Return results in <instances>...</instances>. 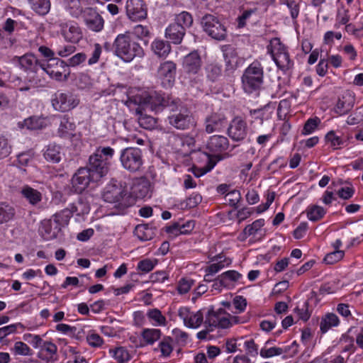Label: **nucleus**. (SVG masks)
Listing matches in <instances>:
<instances>
[{"instance_id": "1", "label": "nucleus", "mask_w": 363, "mask_h": 363, "mask_svg": "<svg viewBox=\"0 0 363 363\" xmlns=\"http://www.w3.org/2000/svg\"><path fill=\"white\" fill-rule=\"evenodd\" d=\"M113 48L115 54L125 62H130L144 55L143 48L133 38L130 32L119 34L114 40Z\"/></svg>"}, {"instance_id": "2", "label": "nucleus", "mask_w": 363, "mask_h": 363, "mask_svg": "<svg viewBox=\"0 0 363 363\" xmlns=\"http://www.w3.org/2000/svg\"><path fill=\"white\" fill-rule=\"evenodd\" d=\"M114 152L111 147H99L90 155L87 168L99 180L108 172Z\"/></svg>"}, {"instance_id": "3", "label": "nucleus", "mask_w": 363, "mask_h": 363, "mask_svg": "<svg viewBox=\"0 0 363 363\" xmlns=\"http://www.w3.org/2000/svg\"><path fill=\"white\" fill-rule=\"evenodd\" d=\"M170 99H165L163 96L157 92L151 94L143 92L140 94H136L132 98H129L127 103L138 105V108H141L144 111H150L158 112L164 106H169Z\"/></svg>"}, {"instance_id": "4", "label": "nucleus", "mask_w": 363, "mask_h": 363, "mask_svg": "<svg viewBox=\"0 0 363 363\" xmlns=\"http://www.w3.org/2000/svg\"><path fill=\"white\" fill-rule=\"evenodd\" d=\"M263 67L259 62L254 61L245 69L242 76L244 91L248 94L258 91L263 84Z\"/></svg>"}, {"instance_id": "5", "label": "nucleus", "mask_w": 363, "mask_h": 363, "mask_svg": "<svg viewBox=\"0 0 363 363\" xmlns=\"http://www.w3.org/2000/svg\"><path fill=\"white\" fill-rule=\"evenodd\" d=\"M203 30L216 40H223L227 37V30L220 19L213 14H206L201 21Z\"/></svg>"}, {"instance_id": "6", "label": "nucleus", "mask_w": 363, "mask_h": 363, "mask_svg": "<svg viewBox=\"0 0 363 363\" xmlns=\"http://www.w3.org/2000/svg\"><path fill=\"white\" fill-rule=\"evenodd\" d=\"M267 50L280 69L286 71L292 67L293 62L290 60L289 55L279 39L274 38L271 40L267 46Z\"/></svg>"}, {"instance_id": "7", "label": "nucleus", "mask_w": 363, "mask_h": 363, "mask_svg": "<svg viewBox=\"0 0 363 363\" xmlns=\"http://www.w3.org/2000/svg\"><path fill=\"white\" fill-rule=\"evenodd\" d=\"M120 160L123 167L133 173L139 172L143 164L142 152L135 147L123 149L121 152Z\"/></svg>"}, {"instance_id": "8", "label": "nucleus", "mask_w": 363, "mask_h": 363, "mask_svg": "<svg viewBox=\"0 0 363 363\" xmlns=\"http://www.w3.org/2000/svg\"><path fill=\"white\" fill-rule=\"evenodd\" d=\"M40 68L45 71L51 78L57 81L66 80L69 71L67 65L59 58H51L40 64Z\"/></svg>"}, {"instance_id": "9", "label": "nucleus", "mask_w": 363, "mask_h": 363, "mask_svg": "<svg viewBox=\"0 0 363 363\" xmlns=\"http://www.w3.org/2000/svg\"><path fill=\"white\" fill-rule=\"evenodd\" d=\"M51 102L55 110L66 112L74 108L79 104V100L70 92L58 91L52 96Z\"/></svg>"}, {"instance_id": "10", "label": "nucleus", "mask_w": 363, "mask_h": 363, "mask_svg": "<svg viewBox=\"0 0 363 363\" xmlns=\"http://www.w3.org/2000/svg\"><path fill=\"white\" fill-rule=\"evenodd\" d=\"M98 180L87 167H82L72 178V189L74 192L81 194L88 187L91 182H97Z\"/></svg>"}, {"instance_id": "11", "label": "nucleus", "mask_w": 363, "mask_h": 363, "mask_svg": "<svg viewBox=\"0 0 363 363\" xmlns=\"http://www.w3.org/2000/svg\"><path fill=\"white\" fill-rule=\"evenodd\" d=\"M225 311L223 308H219L216 311L213 308L208 310L204 321L208 331H213L215 328H227L231 325L230 320L223 315Z\"/></svg>"}, {"instance_id": "12", "label": "nucleus", "mask_w": 363, "mask_h": 363, "mask_svg": "<svg viewBox=\"0 0 363 363\" xmlns=\"http://www.w3.org/2000/svg\"><path fill=\"white\" fill-rule=\"evenodd\" d=\"M169 123L179 130L189 129L194 123L191 113L186 108L180 110L168 117Z\"/></svg>"}, {"instance_id": "13", "label": "nucleus", "mask_w": 363, "mask_h": 363, "mask_svg": "<svg viewBox=\"0 0 363 363\" xmlns=\"http://www.w3.org/2000/svg\"><path fill=\"white\" fill-rule=\"evenodd\" d=\"M247 123L240 117H235L228 128V136L235 142L243 140L247 135Z\"/></svg>"}, {"instance_id": "14", "label": "nucleus", "mask_w": 363, "mask_h": 363, "mask_svg": "<svg viewBox=\"0 0 363 363\" xmlns=\"http://www.w3.org/2000/svg\"><path fill=\"white\" fill-rule=\"evenodd\" d=\"M227 122V118L224 114L212 113L205 118V131L208 134L214 132H220L226 126Z\"/></svg>"}, {"instance_id": "15", "label": "nucleus", "mask_w": 363, "mask_h": 363, "mask_svg": "<svg viewBox=\"0 0 363 363\" xmlns=\"http://www.w3.org/2000/svg\"><path fill=\"white\" fill-rule=\"evenodd\" d=\"M60 30L66 41L77 43L82 38V32L77 23L74 22H61Z\"/></svg>"}, {"instance_id": "16", "label": "nucleus", "mask_w": 363, "mask_h": 363, "mask_svg": "<svg viewBox=\"0 0 363 363\" xmlns=\"http://www.w3.org/2000/svg\"><path fill=\"white\" fill-rule=\"evenodd\" d=\"M126 13L133 21H140L147 17V8L143 0H128Z\"/></svg>"}, {"instance_id": "17", "label": "nucleus", "mask_w": 363, "mask_h": 363, "mask_svg": "<svg viewBox=\"0 0 363 363\" xmlns=\"http://www.w3.org/2000/svg\"><path fill=\"white\" fill-rule=\"evenodd\" d=\"M83 18L87 28L92 31L99 32L103 29L104 21L95 9H86L84 11Z\"/></svg>"}, {"instance_id": "18", "label": "nucleus", "mask_w": 363, "mask_h": 363, "mask_svg": "<svg viewBox=\"0 0 363 363\" xmlns=\"http://www.w3.org/2000/svg\"><path fill=\"white\" fill-rule=\"evenodd\" d=\"M202 60L196 51H193L186 55L182 62L184 71L189 74H196L201 69Z\"/></svg>"}, {"instance_id": "19", "label": "nucleus", "mask_w": 363, "mask_h": 363, "mask_svg": "<svg viewBox=\"0 0 363 363\" xmlns=\"http://www.w3.org/2000/svg\"><path fill=\"white\" fill-rule=\"evenodd\" d=\"M13 62H17L21 68L26 71L36 72L40 68V64L36 57L32 54H26L21 57L15 56L13 59Z\"/></svg>"}, {"instance_id": "20", "label": "nucleus", "mask_w": 363, "mask_h": 363, "mask_svg": "<svg viewBox=\"0 0 363 363\" xmlns=\"http://www.w3.org/2000/svg\"><path fill=\"white\" fill-rule=\"evenodd\" d=\"M21 196L33 206H38L43 199V194L38 189L25 185L20 190Z\"/></svg>"}, {"instance_id": "21", "label": "nucleus", "mask_w": 363, "mask_h": 363, "mask_svg": "<svg viewBox=\"0 0 363 363\" xmlns=\"http://www.w3.org/2000/svg\"><path fill=\"white\" fill-rule=\"evenodd\" d=\"M229 146V141L226 137L215 135L211 136L206 145L207 149L214 153L225 151Z\"/></svg>"}, {"instance_id": "22", "label": "nucleus", "mask_w": 363, "mask_h": 363, "mask_svg": "<svg viewBox=\"0 0 363 363\" xmlns=\"http://www.w3.org/2000/svg\"><path fill=\"white\" fill-rule=\"evenodd\" d=\"M176 74V64L172 61H166L160 64L157 69V75L160 79L167 81L171 85Z\"/></svg>"}, {"instance_id": "23", "label": "nucleus", "mask_w": 363, "mask_h": 363, "mask_svg": "<svg viewBox=\"0 0 363 363\" xmlns=\"http://www.w3.org/2000/svg\"><path fill=\"white\" fill-rule=\"evenodd\" d=\"M354 102V96L348 92L345 93L339 98L335 107V111L340 115H344L352 108Z\"/></svg>"}, {"instance_id": "24", "label": "nucleus", "mask_w": 363, "mask_h": 363, "mask_svg": "<svg viewBox=\"0 0 363 363\" xmlns=\"http://www.w3.org/2000/svg\"><path fill=\"white\" fill-rule=\"evenodd\" d=\"M186 30L182 26L171 23L165 30V37L174 44H180Z\"/></svg>"}, {"instance_id": "25", "label": "nucleus", "mask_w": 363, "mask_h": 363, "mask_svg": "<svg viewBox=\"0 0 363 363\" xmlns=\"http://www.w3.org/2000/svg\"><path fill=\"white\" fill-rule=\"evenodd\" d=\"M226 69H235L238 63V54L234 48L227 45L222 48Z\"/></svg>"}, {"instance_id": "26", "label": "nucleus", "mask_w": 363, "mask_h": 363, "mask_svg": "<svg viewBox=\"0 0 363 363\" xmlns=\"http://www.w3.org/2000/svg\"><path fill=\"white\" fill-rule=\"evenodd\" d=\"M123 196L121 188L113 185L106 188L103 194V199L108 203H117L121 201Z\"/></svg>"}, {"instance_id": "27", "label": "nucleus", "mask_w": 363, "mask_h": 363, "mask_svg": "<svg viewBox=\"0 0 363 363\" xmlns=\"http://www.w3.org/2000/svg\"><path fill=\"white\" fill-rule=\"evenodd\" d=\"M151 50L159 57H166L171 52V45L166 40L155 39L151 44Z\"/></svg>"}, {"instance_id": "28", "label": "nucleus", "mask_w": 363, "mask_h": 363, "mask_svg": "<svg viewBox=\"0 0 363 363\" xmlns=\"http://www.w3.org/2000/svg\"><path fill=\"white\" fill-rule=\"evenodd\" d=\"M75 129V125L71 122L69 118L65 115L60 116V125L57 133L62 138H69L73 135L72 132Z\"/></svg>"}, {"instance_id": "29", "label": "nucleus", "mask_w": 363, "mask_h": 363, "mask_svg": "<svg viewBox=\"0 0 363 363\" xmlns=\"http://www.w3.org/2000/svg\"><path fill=\"white\" fill-rule=\"evenodd\" d=\"M28 1L32 10L40 16L46 15L50 10V0H28Z\"/></svg>"}, {"instance_id": "30", "label": "nucleus", "mask_w": 363, "mask_h": 363, "mask_svg": "<svg viewBox=\"0 0 363 363\" xmlns=\"http://www.w3.org/2000/svg\"><path fill=\"white\" fill-rule=\"evenodd\" d=\"M16 215L15 208L6 202H0V224L11 220Z\"/></svg>"}, {"instance_id": "31", "label": "nucleus", "mask_w": 363, "mask_h": 363, "mask_svg": "<svg viewBox=\"0 0 363 363\" xmlns=\"http://www.w3.org/2000/svg\"><path fill=\"white\" fill-rule=\"evenodd\" d=\"M132 194L138 199H143L149 196L150 183L146 180L135 182L132 187Z\"/></svg>"}, {"instance_id": "32", "label": "nucleus", "mask_w": 363, "mask_h": 363, "mask_svg": "<svg viewBox=\"0 0 363 363\" xmlns=\"http://www.w3.org/2000/svg\"><path fill=\"white\" fill-rule=\"evenodd\" d=\"M155 229L147 224L138 225L135 227L134 233L142 241L150 240L155 235Z\"/></svg>"}, {"instance_id": "33", "label": "nucleus", "mask_w": 363, "mask_h": 363, "mask_svg": "<svg viewBox=\"0 0 363 363\" xmlns=\"http://www.w3.org/2000/svg\"><path fill=\"white\" fill-rule=\"evenodd\" d=\"M43 155L46 160L52 163H58L62 157L60 147L55 144H50L46 147Z\"/></svg>"}, {"instance_id": "34", "label": "nucleus", "mask_w": 363, "mask_h": 363, "mask_svg": "<svg viewBox=\"0 0 363 363\" xmlns=\"http://www.w3.org/2000/svg\"><path fill=\"white\" fill-rule=\"evenodd\" d=\"M144 110L141 108L136 109V113L139 115L138 123L140 125L145 129H153L157 124V120L151 116L143 113Z\"/></svg>"}, {"instance_id": "35", "label": "nucleus", "mask_w": 363, "mask_h": 363, "mask_svg": "<svg viewBox=\"0 0 363 363\" xmlns=\"http://www.w3.org/2000/svg\"><path fill=\"white\" fill-rule=\"evenodd\" d=\"M216 260L217 263H213L211 264L207 269V274L204 277V280H207L206 277L213 275V274L217 273L221 269H223L225 266H228L230 264V260L228 259H223V256L218 255L216 257Z\"/></svg>"}, {"instance_id": "36", "label": "nucleus", "mask_w": 363, "mask_h": 363, "mask_svg": "<svg viewBox=\"0 0 363 363\" xmlns=\"http://www.w3.org/2000/svg\"><path fill=\"white\" fill-rule=\"evenodd\" d=\"M339 324V318L334 313H328L323 317L320 323V330L323 333L328 332L332 327Z\"/></svg>"}, {"instance_id": "37", "label": "nucleus", "mask_w": 363, "mask_h": 363, "mask_svg": "<svg viewBox=\"0 0 363 363\" xmlns=\"http://www.w3.org/2000/svg\"><path fill=\"white\" fill-rule=\"evenodd\" d=\"M109 353L118 363H125L130 359L128 351L123 347L110 349Z\"/></svg>"}, {"instance_id": "38", "label": "nucleus", "mask_w": 363, "mask_h": 363, "mask_svg": "<svg viewBox=\"0 0 363 363\" xmlns=\"http://www.w3.org/2000/svg\"><path fill=\"white\" fill-rule=\"evenodd\" d=\"M205 72L208 79L211 82H216L221 76V66L214 63L207 65L205 67Z\"/></svg>"}, {"instance_id": "39", "label": "nucleus", "mask_w": 363, "mask_h": 363, "mask_svg": "<svg viewBox=\"0 0 363 363\" xmlns=\"http://www.w3.org/2000/svg\"><path fill=\"white\" fill-rule=\"evenodd\" d=\"M306 211L308 218L314 222L320 220L326 213L323 207L317 205L308 206Z\"/></svg>"}, {"instance_id": "40", "label": "nucleus", "mask_w": 363, "mask_h": 363, "mask_svg": "<svg viewBox=\"0 0 363 363\" xmlns=\"http://www.w3.org/2000/svg\"><path fill=\"white\" fill-rule=\"evenodd\" d=\"M71 211L77 216H83L87 214L90 211L89 203L82 198H79L76 202L71 204Z\"/></svg>"}, {"instance_id": "41", "label": "nucleus", "mask_w": 363, "mask_h": 363, "mask_svg": "<svg viewBox=\"0 0 363 363\" xmlns=\"http://www.w3.org/2000/svg\"><path fill=\"white\" fill-rule=\"evenodd\" d=\"M174 24H177L183 27L186 30V28L191 27L193 23V18L191 15L186 12L182 11L180 13L176 15L174 18Z\"/></svg>"}, {"instance_id": "42", "label": "nucleus", "mask_w": 363, "mask_h": 363, "mask_svg": "<svg viewBox=\"0 0 363 363\" xmlns=\"http://www.w3.org/2000/svg\"><path fill=\"white\" fill-rule=\"evenodd\" d=\"M45 125V120L39 117L32 116L24 121V126L30 130L42 129Z\"/></svg>"}, {"instance_id": "43", "label": "nucleus", "mask_w": 363, "mask_h": 363, "mask_svg": "<svg viewBox=\"0 0 363 363\" xmlns=\"http://www.w3.org/2000/svg\"><path fill=\"white\" fill-rule=\"evenodd\" d=\"M203 320V314L201 311H198L196 313H190L189 318L185 322L184 325L189 328H198L201 325Z\"/></svg>"}, {"instance_id": "44", "label": "nucleus", "mask_w": 363, "mask_h": 363, "mask_svg": "<svg viewBox=\"0 0 363 363\" xmlns=\"http://www.w3.org/2000/svg\"><path fill=\"white\" fill-rule=\"evenodd\" d=\"M325 138L326 142L330 144V147H333V150L340 148L345 143V141L340 136L337 135L333 130L328 132Z\"/></svg>"}, {"instance_id": "45", "label": "nucleus", "mask_w": 363, "mask_h": 363, "mask_svg": "<svg viewBox=\"0 0 363 363\" xmlns=\"http://www.w3.org/2000/svg\"><path fill=\"white\" fill-rule=\"evenodd\" d=\"M161 332L158 329H145L143 332V337L148 344H152L160 337Z\"/></svg>"}, {"instance_id": "46", "label": "nucleus", "mask_w": 363, "mask_h": 363, "mask_svg": "<svg viewBox=\"0 0 363 363\" xmlns=\"http://www.w3.org/2000/svg\"><path fill=\"white\" fill-rule=\"evenodd\" d=\"M157 263V259H145L138 262L137 269L142 273H148L154 269Z\"/></svg>"}, {"instance_id": "47", "label": "nucleus", "mask_w": 363, "mask_h": 363, "mask_svg": "<svg viewBox=\"0 0 363 363\" xmlns=\"http://www.w3.org/2000/svg\"><path fill=\"white\" fill-rule=\"evenodd\" d=\"M283 4L286 5L289 9L291 18L293 20L296 19L300 11L299 2L295 0H285Z\"/></svg>"}, {"instance_id": "48", "label": "nucleus", "mask_w": 363, "mask_h": 363, "mask_svg": "<svg viewBox=\"0 0 363 363\" xmlns=\"http://www.w3.org/2000/svg\"><path fill=\"white\" fill-rule=\"evenodd\" d=\"M264 224L263 219H259L254 221L251 225H247L244 230V235L247 237L255 234Z\"/></svg>"}, {"instance_id": "49", "label": "nucleus", "mask_w": 363, "mask_h": 363, "mask_svg": "<svg viewBox=\"0 0 363 363\" xmlns=\"http://www.w3.org/2000/svg\"><path fill=\"white\" fill-rule=\"evenodd\" d=\"M225 201L230 206L237 208L238 203L241 199V194L238 190H233L226 194L225 196Z\"/></svg>"}, {"instance_id": "50", "label": "nucleus", "mask_w": 363, "mask_h": 363, "mask_svg": "<svg viewBox=\"0 0 363 363\" xmlns=\"http://www.w3.org/2000/svg\"><path fill=\"white\" fill-rule=\"evenodd\" d=\"M286 350L281 347H272L270 348H262L260 350V355L264 358H269L274 356H279L284 353Z\"/></svg>"}, {"instance_id": "51", "label": "nucleus", "mask_w": 363, "mask_h": 363, "mask_svg": "<svg viewBox=\"0 0 363 363\" xmlns=\"http://www.w3.org/2000/svg\"><path fill=\"white\" fill-rule=\"evenodd\" d=\"M172 340L170 337H164L159 344L160 350L163 357H169L172 352Z\"/></svg>"}, {"instance_id": "52", "label": "nucleus", "mask_w": 363, "mask_h": 363, "mask_svg": "<svg viewBox=\"0 0 363 363\" xmlns=\"http://www.w3.org/2000/svg\"><path fill=\"white\" fill-rule=\"evenodd\" d=\"M242 275L236 271L230 270L223 273L219 276L220 286H225V279H230L231 281H238Z\"/></svg>"}, {"instance_id": "53", "label": "nucleus", "mask_w": 363, "mask_h": 363, "mask_svg": "<svg viewBox=\"0 0 363 363\" xmlns=\"http://www.w3.org/2000/svg\"><path fill=\"white\" fill-rule=\"evenodd\" d=\"M345 252L342 250H335L334 252L328 253L325 258L324 262L328 264H333L340 260H341L344 257Z\"/></svg>"}, {"instance_id": "54", "label": "nucleus", "mask_w": 363, "mask_h": 363, "mask_svg": "<svg viewBox=\"0 0 363 363\" xmlns=\"http://www.w3.org/2000/svg\"><path fill=\"white\" fill-rule=\"evenodd\" d=\"M74 214L71 211V206L69 208H65L60 213L54 215V220L57 223H67L69 218Z\"/></svg>"}, {"instance_id": "55", "label": "nucleus", "mask_w": 363, "mask_h": 363, "mask_svg": "<svg viewBox=\"0 0 363 363\" xmlns=\"http://www.w3.org/2000/svg\"><path fill=\"white\" fill-rule=\"evenodd\" d=\"M66 8L69 10L72 16L77 17L82 13V9L78 0H65Z\"/></svg>"}, {"instance_id": "56", "label": "nucleus", "mask_w": 363, "mask_h": 363, "mask_svg": "<svg viewBox=\"0 0 363 363\" xmlns=\"http://www.w3.org/2000/svg\"><path fill=\"white\" fill-rule=\"evenodd\" d=\"M320 123V120L317 117L308 119L303 126L302 133L303 135L311 134L315 130Z\"/></svg>"}, {"instance_id": "57", "label": "nucleus", "mask_w": 363, "mask_h": 363, "mask_svg": "<svg viewBox=\"0 0 363 363\" xmlns=\"http://www.w3.org/2000/svg\"><path fill=\"white\" fill-rule=\"evenodd\" d=\"M11 149L8 140L4 136L0 135V160L9 156Z\"/></svg>"}, {"instance_id": "58", "label": "nucleus", "mask_w": 363, "mask_h": 363, "mask_svg": "<svg viewBox=\"0 0 363 363\" xmlns=\"http://www.w3.org/2000/svg\"><path fill=\"white\" fill-rule=\"evenodd\" d=\"M147 316L150 319L155 320L157 325H162L165 324V317L162 315L161 311L158 309H152L148 311Z\"/></svg>"}, {"instance_id": "59", "label": "nucleus", "mask_w": 363, "mask_h": 363, "mask_svg": "<svg viewBox=\"0 0 363 363\" xmlns=\"http://www.w3.org/2000/svg\"><path fill=\"white\" fill-rule=\"evenodd\" d=\"M13 350L16 354L18 355L26 356L31 354L30 347L23 342H16L14 344Z\"/></svg>"}, {"instance_id": "60", "label": "nucleus", "mask_w": 363, "mask_h": 363, "mask_svg": "<svg viewBox=\"0 0 363 363\" xmlns=\"http://www.w3.org/2000/svg\"><path fill=\"white\" fill-rule=\"evenodd\" d=\"M193 284L194 281L192 279L187 278L182 279L177 286L179 293L181 294H186L190 290Z\"/></svg>"}, {"instance_id": "61", "label": "nucleus", "mask_w": 363, "mask_h": 363, "mask_svg": "<svg viewBox=\"0 0 363 363\" xmlns=\"http://www.w3.org/2000/svg\"><path fill=\"white\" fill-rule=\"evenodd\" d=\"M86 55L84 53H83V52L77 53L68 60V62L67 63V67L69 66H71V67L77 66V65H80L81 63L84 62L86 60Z\"/></svg>"}, {"instance_id": "62", "label": "nucleus", "mask_w": 363, "mask_h": 363, "mask_svg": "<svg viewBox=\"0 0 363 363\" xmlns=\"http://www.w3.org/2000/svg\"><path fill=\"white\" fill-rule=\"evenodd\" d=\"M202 200V197L199 194H191L185 201V208H192L199 205Z\"/></svg>"}, {"instance_id": "63", "label": "nucleus", "mask_w": 363, "mask_h": 363, "mask_svg": "<svg viewBox=\"0 0 363 363\" xmlns=\"http://www.w3.org/2000/svg\"><path fill=\"white\" fill-rule=\"evenodd\" d=\"M18 326H22V325L21 323H16L1 328L0 340H2L10 334L16 333Z\"/></svg>"}, {"instance_id": "64", "label": "nucleus", "mask_w": 363, "mask_h": 363, "mask_svg": "<svg viewBox=\"0 0 363 363\" xmlns=\"http://www.w3.org/2000/svg\"><path fill=\"white\" fill-rule=\"evenodd\" d=\"M75 50V46L67 45L63 47H59L57 50V54L62 57H66L70 55L71 54L74 53Z\"/></svg>"}]
</instances>
